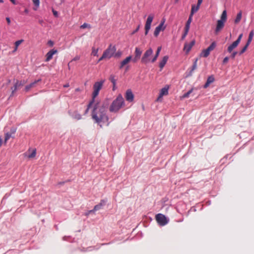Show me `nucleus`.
Instances as JSON below:
<instances>
[{"label": "nucleus", "mask_w": 254, "mask_h": 254, "mask_svg": "<svg viewBox=\"0 0 254 254\" xmlns=\"http://www.w3.org/2000/svg\"><path fill=\"white\" fill-rule=\"evenodd\" d=\"M52 12L53 13L55 17H58L59 16V14H58V11H57L56 10H55L54 9H53Z\"/></svg>", "instance_id": "obj_43"}, {"label": "nucleus", "mask_w": 254, "mask_h": 254, "mask_svg": "<svg viewBox=\"0 0 254 254\" xmlns=\"http://www.w3.org/2000/svg\"><path fill=\"white\" fill-rule=\"evenodd\" d=\"M242 37H243V34H240L239 36H238V39L235 41L237 42V43L239 44L241 42Z\"/></svg>", "instance_id": "obj_40"}, {"label": "nucleus", "mask_w": 254, "mask_h": 254, "mask_svg": "<svg viewBox=\"0 0 254 254\" xmlns=\"http://www.w3.org/2000/svg\"><path fill=\"white\" fill-rule=\"evenodd\" d=\"M179 0H175V2H178L179 1Z\"/></svg>", "instance_id": "obj_59"}, {"label": "nucleus", "mask_w": 254, "mask_h": 254, "mask_svg": "<svg viewBox=\"0 0 254 254\" xmlns=\"http://www.w3.org/2000/svg\"><path fill=\"white\" fill-rule=\"evenodd\" d=\"M203 0H197V5L198 6V7H200V5L202 2Z\"/></svg>", "instance_id": "obj_49"}, {"label": "nucleus", "mask_w": 254, "mask_h": 254, "mask_svg": "<svg viewBox=\"0 0 254 254\" xmlns=\"http://www.w3.org/2000/svg\"><path fill=\"white\" fill-rule=\"evenodd\" d=\"M216 46V43L215 42H212L206 49L203 50L201 52L200 56L204 58L207 57L209 55L210 52L213 50L215 48Z\"/></svg>", "instance_id": "obj_9"}, {"label": "nucleus", "mask_w": 254, "mask_h": 254, "mask_svg": "<svg viewBox=\"0 0 254 254\" xmlns=\"http://www.w3.org/2000/svg\"><path fill=\"white\" fill-rule=\"evenodd\" d=\"M41 81V79H38L37 80H35V81H34L33 82L30 83V84L28 85H26L25 86V90L26 92L28 91L30 88L33 87L35 86V84Z\"/></svg>", "instance_id": "obj_24"}, {"label": "nucleus", "mask_w": 254, "mask_h": 254, "mask_svg": "<svg viewBox=\"0 0 254 254\" xmlns=\"http://www.w3.org/2000/svg\"><path fill=\"white\" fill-rule=\"evenodd\" d=\"M11 137V134L8 132H7L5 134L4 143H6L7 141Z\"/></svg>", "instance_id": "obj_36"}, {"label": "nucleus", "mask_w": 254, "mask_h": 254, "mask_svg": "<svg viewBox=\"0 0 254 254\" xmlns=\"http://www.w3.org/2000/svg\"><path fill=\"white\" fill-rule=\"evenodd\" d=\"M75 91H79V88H76V89H75Z\"/></svg>", "instance_id": "obj_57"}, {"label": "nucleus", "mask_w": 254, "mask_h": 254, "mask_svg": "<svg viewBox=\"0 0 254 254\" xmlns=\"http://www.w3.org/2000/svg\"><path fill=\"white\" fill-rule=\"evenodd\" d=\"M109 80L113 84V85H114V86H116V80L115 78V76L113 75H111L110 76Z\"/></svg>", "instance_id": "obj_32"}, {"label": "nucleus", "mask_w": 254, "mask_h": 254, "mask_svg": "<svg viewBox=\"0 0 254 254\" xmlns=\"http://www.w3.org/2000/svg\"><path fill=\"white\" fill-rule=\"evenodd\" d=\"M58 53V50L55 49L51 50L46 55V62L50 61L54 55Z\"/></svg>", "instance_id": "obj_11"}, {"label": "nucleus", "mask_w": 254, "mask_h": 254, "mask_svg": "<svg viewBox=\"0 0 254 254\" xmlns=\"http://www.w3.org/2000/svg\"><path fill=\"white\" fill-rule=\"evenodd\" d=\"M161 50V47H158L157 51H156V54H155V55L154 56L153 58L151 60V62L152 63H154V62H155L156 61L158 57V56H159V55L160 54V52Z\"/></svg>", "instance_id": "obj_25"}, {"label": "nucleus", "mask_w": 254, "mask_h": 254, "mask_svg": "<svg viewBox=\"0 0 254 254\" xmlns=\"http://www.w3.org/2000/svg\"><path fill=\"white\" fill-rule=\"evenodd\" d=\"M192 17H190V16H189V19H188V20L186 22V25H185V30H190V25L192 21Z\"/></svg>", "instance_id": "obj_26"}, {"label": "nucleus", "mask_w": 254, "mask_h": 254, "mask_svg": "<svg viewBox=\"0 0 254 254\" xmlns=\"http://www.w3.org/2000/svg\"><path fill=\"white\" fill-rule=\"evenodd\" d=\"M114 88H115V86H114L113 90H114Z\"/></svg>", "instance_id": "obj_61"}, {"label": "nucleus", "mask_w": 254, "mask_h": 254, "mask_svg": "<svg viewBox=\"0 0 254 254\" xmlns=\"http://www.w3.org/2000/svg\"><path fill=\"white\" fill-rule=\"evenodd\" d=\"M152 54L153 50L151 48H149L146 50L141 58V63L146 64L149 62H151V60L150 59V57L152 55Z\"/></svg>", "instance_id": "obj_6"}, {"label": "nucleus", "mask_w": 254, "mask_h": 254, "mask_svg": "<svg viewBox=\"0 0 254 254\" xmlns=\"http://www.w3.org/2000/svg\"><path fill=\"white\" fill-rule=\"evenodd\" d=\"M104 59H107L105 57V56H104V55L103 54L102 56H101V57L98 60V62H100L102 60H103Z\"/></svg>", "instance_id": "obj_46"}, {"label": "nucleus", "mask_w": 254, "mask_h": 254, "mask_svg": "<svg viewBox=\"0 0 254 254\" xmlns=\"http://www.w3.org/2000/svg\"><path fill=\"white\" fill-rule=\"evenodd\" d=\"M249 46V44L246 43V45L243 47V48L242 49V50L239 53V55H241L243 54L245 51L247 50L248 46Z\"/></svg>", "instance_id": "obj_35"}, {"label": "nucleus", "mask_w": 254, "mask_h": 254, "mask_svg": "<svg viewBox=\"0 0 254 254\" xmlns=\"http://www.w3.org/2000/svg\"><path fill=\"white\" fill-rule=\"evenodd\" d=\"M169 86H165L161 89L159 96L157 100H159L160 98H162L164 95H167L168 94Z\"/></svg>", "instance_id": "obj_18"}, {"label": "nucleus", "mask_w": 254, "mask_h": 254, "mask_svg": "<svg viewBox=\"0 0 254 254\" xmlns=\"http://www.w3.org/2000/svg\"><path fill=\"white\" fill-rule=\"evenodd\" d=\"M24 83V82H22V81H16L15 83L14 84V86L11 88V90H12L11 95H13L14 94V92L17 90V89L19 87L23 86Z\"/></svg>", "instance_id": "obj_16"}, {"label": "nucleus", "mask_w": 254, "mask_h": 254, "mask_svg": "<svg viewBox=\"0 0 254 254\" xmlns=\"http://www.w3.org/2000/svg\"><path fill=\"white\" fill-rule=\"evenodd\" d=\"M3 2V0H0V3H2Z\"/></svg>", "instance_id": "obj_58"}, {"label": "nucleus", "mask_w": 254, "mask_h": 254, "mask_svg": "<svg viewBox=\"0 0 254 254\" xmlns=\"http://www.w3.org/2000/svg\"><path fill=\"white\" fill-rule=\"evenodd\" d=\"M239 44L237 42L234 41L232 44H231L227 48V51L229 53H231L233 49L236 48Z\"/></svg>", "instance_id": "obj_22"}, {"label": "nucleus", "mask_w": 254, "mask_h": 254, "mask_svg": "<svg viewBox=\"0 0 254 254\" xmlns=\"http://www.w3.org/2000/svg\"><path fill=\"white\" fill-rule=\"evenodd\" d=\"M2 139L1 137L0 136V147L2 145Z\"/></svg>", "instance_id": "obj_52"}, {"label": "nucleus", "mask_w": 254, "mask_h": 254, "mask_svg": "<svg viewBox=\"0 0 254 254\" xmlns=\"http://www.w3.org/2000/svg\"><path fill=\"white\" fill-rule=\"evenodd\" d=\"M193 89H191V90L188 91L187 93H185L181 97V99H184L186 98H188L189 97L190 94L192 92Z\"/></svg>", "instance_id": "obj_30"}, {"label": "nucleus", "mask_w": 254, "mask_h": 254, "mask_svg": "<svg viewBox=\"0 0 254 254\" xmlns=\"http://www.w3.org/2000/svg\"><path fill=\"white\" fill-rule=\"evenodd\" d=\"M105 80H102L100 81L96 82L93 85V92L92 93V98L91 101L88 105L87 108L85 111L87 113L89 108L94 104L95 98L98 95L100 90L102 88Z\"/></svg>", "instance_id": "obj_2"}, {"label": "nucleus", "mask_w": 254, "mask_h": 254, "mask_svg": "<svg viewBox=\"0 0 254 254\" xmlns=\"http://www.w3.org/2000/svg\"><path fill=\"white\" fill-rule=\"evenodd\" d=\"M135 57L132 59V61L134 63L136 62L140 58L142 54V51L138 47H136L134 52Z\"/></svg>", "instance_id": "obj_13"}, {"label": "nucleus", "mask_w": 254, "mask_h": 254, "mask_svg": "<svg viewBox=\"0 0 254 254\" xmlns=\"http://www.w3.org/2000/svg\"><path fill=\"white\" fill-rule=\"evenodd\" d=\"M68 69H70L69 64H68Z\"/></svg>", "instance_id": "obj_60"}, {"label": "nucleus", "mask_w": 254, "mask_h": 254, "mask_svg": "<svg viewBox=\"0 0 254 254\" xmlns=\"http://www.w3.org/2000/svg\"><path fill=\"white\" fill-rule=\"evenodd\" d=\"M126 100L129 102H132L134 99V95L131 90L128 89L126 93Z\"/></svg>", "instance_id": "obj_14"}, {"label": "nucleus", "mask_w": 254, "mask_h": 254, "mask_svg": "<svg viewBox=\"0 0 254 254\" xmlns=\"http://www.w3.org/2000/svg\"><path fill=\"white\" fill-rule=\"evenodd\" d=\"M17 48H18V47H16L15 46V48H14V50H13V52H15V51H16L17 50Z\"/></svg>", "instance_id": "obj_55"}, {"label": "nucleus", "mask_w": 254, "mask_h": 254, "mask_svg": "<svg viewBox=\"0 0 254 254\" xmlns=\"http://www.w3.org/2000/svg\"><path fill=\"white\" fill-rule=\"evenodd\" d=\"M227 11L226 10H224L221 14L220 19L218 20L217 21V24L215 30V33L217 34L223 28L225 25V23L227 20Z\"/></svg>", "instance_id": "obj_4"}, {"label": "nucleus", "mask_w": 254, "mask_h": 254, "mask_svg": "<svg viewBox=\"0 0 254 254\" xmlns=\"http://www.w3.org/2000/svg\"><path fill=\"white\" fill-rule=\"evenodd\" d=\"M214 81V77L213 75H211V76H209L208 78H207V81L206 82V83H205V84L204 85V86L203 87L204 88H206L207 87H208L210 84L213 83Z\"/></svg>", "instance_id": "obj_20"}, {"label": "nucleus", "mask_w": 254, "mask_h": 254, "mask_svg": "<svg viewBox=\"0 0 254 254\" xmlns=\"http://www.w3.org/2000/svg\"><path fill=\"white\" fill-rule=\"evenodd\" d=\"M195 40H192L190 43H186L184 45V50L186 52L187 54L190 51L192 47L195 44Z\"/></svg>", "instance_id": "obj_12"}, {"label": "nucleus", "mask_w": 254, "mask_h": 254, "mask_svg": "<svg viewBox=\"0 0 254 254\" xmlns=\"http://www.w3.org/2000/svg\"><path fill=\"white\" fill-rule=\"evenodd\" d=\"M98 49H96L94 47H93L92 49V53L91 54L94 56H98Z\"/></svg>", "instance_id": "obj_31"}, {"label": "nucleus", "mask_w": 254, "mask_h": 254, "mask_svg": "<svg viewBox=\"0 0 254 254\" xmlns=\"http://www.w3.org/2000/svg\"><path fill=\"white\" fill-rule=\"evenodd\" d=\"M69 84H68V83H67V84H66L64 85V87L65 88V87H69Z\"/></svg>", "instance_id": "obj_54"}, {"label": "nucleus", "mask_w": 254, "mask_h": 254, "mask_svg": "<svg viewBox=\"0 0 254 254\" xmlns=\"http://www.w3.org/2000/svg\"><path fill=\"white\" fill-rule=\"evenodd\" d=\"M23 40H20L16 41L14 43L15 46L18 47L20 45V44L23 42Z\"/></svg>", "instance_id": "obj_39"}, {"label": "nucleus", "mask_w": 254, "mask_h": 254, "mask_svg": "<svg viewBox=\"0 0 254 254\" xmlns=\"http://www.w3.org/2000/svg\"><path fill=\"white\" fill-rule=\"evenodd\" d=\"M32 1L35 6L36 7V8H34V9L36 10L37 8L39 6L40 1L39 0H32Z\"/></svg>", "instance_id": "obj_34"}, {"label": "nucleus", "mask_w": 254, "mask_h": 254, "mask_svg": "<svg viewBox=\"0 0 254 254\" xmlns=\"http://www.w3.org/2000/svg\"><path fill=\"white\" fill-rule=\"evenodd\" d=\"M242 12L241 11H240L237 15V16H236V18L235 20V23H238L240 20H241V18H242Z\"/></svg>", "instance_id": "obj_28"}, {"label": "nucleus", "mask_w": 254, "mask_h": 254, "mask_svg": "<svg viewBox=\"0 0 254 254\" xmlns=\"http://www.w3.org/2000/svg\"><path fill=\"white\" fill-rule=\"evenodd\" d=\"M72 117L77 120H79L81 119V115L77 112H74L72 115Z\"/></svg>", "instance_id": "obj_27"}, {"label": "nucleus", "mask_w": 254, "mask_h": 254, "mask_svg": "<svg viewBox=\"0 0 254 254\" xmlns=\"http://www.w3.org/2000/svg\"><path fill=\"white\" fill-rule=\"evenodd\" d=\"M199 9V7L197 5H195L194 4H192L191 5V8L190 11V17H192L194 13L196 12L198 9Z\"/></svg>", "instance_id": "obj_23"}, {"label": "nucleus", "mask_w": 254, "mask_h": 254, "mask_svg": "<svg viewBox=\"0 0 254 254\" xmlns=\"http://www.w3.org/2000/svg\"><path fill=\"white\" fill-rule=\"evenodd\" d=\"M165 22V19H163L161 20L159 25L156 27V28L154 30V35L155 37H157L159 35L160 32L161 31H164L165 29L166 26H164Z\"/></svg>", "instance_id": "obj_10"}, {"label": "nucleus", "mask_w": 254, "mask_h": 254, "mask_svg": "<svg viewBox=\"0 0 254 254\" xmlns=\"http://www.w3.org/2000/svg\"><path fill=\"white\" fill-rule=\"evenodd\" d=\"M168 57L167 56H164L161 61L159 63V67L160 68V69L161 70L166 64L168 60Z\"/></svg>", "instance_id": "obj_21"}, {"label": "nucleus", "mask_w": 254, "mask_h": 254, "mask_svg": "<svg viewBox=\"0 0 254 254\" xmlns=\"http://www.w3.org/2000/svg\"><path fill=\"white\" fill-rule=\"evenodd\" d=\"M154 15L153 14H150L148 15L145 24V35H147L151 28V23L153 20Z\"/></svg>", "instance_id": "obj_8"}, {"label": "nucleus", "mask_w": 254, "mask_h": 254, "mask_svg": "<svg viewBox=\"0 0 254 254\" xmlns=\"http://www.w3.org/2000/svg\"><path fill=\"white\" fill-rule=\"evenodd\" d=\"M10 1L14 4H16L15 0H10Z\"/></svg>", "instance_id": "obj_53"}, {"label": "nucleus", "mask_w": 254, "mask_h": 254, "mask_svg": "<svg viewBox=\"0 0 254 254\" xmlns=\"http://www.w3.org/2000/svg\"><path fill=\"white\" fill-rule=\"evenodd\" d=\"M36 155V149H29L27 151V152L25 154V155L27 156L28 158H33L35 157Z\"/></svg>", "instance_id": "obj_15"}, {"label": "nucleus", "mask_w": 254, "mask_h": 254, "mask_svg": "<svg viewBox=\"0 0 254 254\" xmlns=\"http://www.w3.org/2000/svg\"><path fill=\"white\" fill-rule=\"evenodd\" d=\"M155 218L157 223L160 226H164L169 222V219L161 213L157 214L155 216Z\"/></svg>", "instance_id": "obj_7"}, {"label": "nucleus", "mask_w": 254, "mask_h": 254, "mask_svg": "<svg viewBox=\"0 0 254 254\" xmlns=\"http://www.w3.org/2000/svg\"><path fill=\"white\" fill-rule=\"evenodd\" d=\"M139 29V26H138V27L136 28V29H135V30L132 32V34H133L135 33H136L137 31H138Z\"/></svg>", "instance_id": "obj_51"}, {"label": "nucleus", "mask_w": 254, "mask_h": 254, "mask_svg": "<svg viewBox=\"0 0 254 254\" xmlns=\"http://www.w3.org/2000/svg\"><path fill=\"white\" fill-rule=\"evenodd\" d=\"M28 12V9H25V12L27 13Z\"/></svg>", "instance_id": "obj_56"}, {"label": "nucleus", "mask_w": 254, "mask_h": 254, "mask_svg": "<svg viewBox=\"0 0 254 254\" xmlns=\"http://www.w3.org/2000/svg\"><path fill=\"white\" fill-rule=\"evenodd\" d=\"M131 56H129L127 57L125 60H124L120 64L119 68L120 69H122L125 65L127 64L131 60Z\"/></svg>", "instance_id": "obj_19"}, {"label": "nucleus", "mask_w": 254, "mask_h": 254, "mask_svg": "<svg viewBox=\"0 0 254 254\" xmlns=\"http://www.w3.org/2000/svg\"><path fill=\"white\" fill-rule=\"evenodd\" d=\"M91 28L90 25L88 23H84L80 26V28L84 29V28Z\"/></svg>", "instance_id": "obj_37"}, {"label": "nucleus", "mask_w": 254, "mask_h": 254, "mask_svg": "<svg viewBox=\"0 0 254 254\" xmlns=\"http://www.w3.org/2000/svg\"><path fill=\"white\" fill-rule=\"evenodd\" d=\"M197 60L196 59L194 61V63L193 64V65H192V67H191V69L190 70V72H193V71L196 68V67H197Z\"/></svg>", "instance_id": "obj_33"}, {"label": "nucleus", "mask_w": 254, "mask_h": 254, "mask_svg": "<svg viewBox=\"0 0 254 254\" xmlns=\"http://www.w3.org/2000/svg\"><path fill=\"white\" fill-rule=\"evenodd\" d=\"M48 45H49V46H50V47H53V45H54V42H53L52 41H51V40H49V41L48 42Z\"/></svg>", "instance_id": "obj_44"}, {"label": "nucleus", "mask_w": 254, "mask_h": 254, "mask_svg": "<svg viewBox=\"0 0 254 254\" xmlns=\"http://www.w3.org/2000/svg\"><path fill=\"white\" fill-rule=\"evenodd\" d=\"M107 107L104 104L97 102L94 104L92 111V119L95 123L99 125L101 127L104 123H107V126H109V117L107 115Z\"/></svg>", "instance_id": "obj_1"}, {"label": "nucleus", "mask_w": 254, "mask_h": 254, "mask_svg": "<svg viewBox=\"0 0 254 254\" xmlns=\"http://www.w3.org/2000/svg\"><path fill=\"white\" fill-rule=\"evenodd\" d=\"M106 201L104 199L101 200L100 203L96 205L94 208L92 209L93 211H96L102 208V207L105 205Z\"/></svg>", "instance_id": "obj_17"}, {"label": "nucleus", "mask_w": 254, "mask_h": 254, "mask_svg": "<svg viewBox=\"0 0 254 254\" xmlns=\"http://www.w3.org/2000/svg\"><path fill=\"white\" fill-rule=\"evenodd\" d=\"M95 211H92V210H89L86 213H85V215L86 216H88L89 215V214H90L91 213H94Z\"/></svg>", "instance_id": "obj_47"}, {"label": "nucleus", "mask_w": 254, "mask_h": 254, "mask_svg": "<svg viewBox=\"0 0 254 254\" xmlns=\"http://www.w3.org/2000/svg\"><path fill=\"white\" fill-rule=\"evenodd\" d=\"M121 55H122V52L118 51L117 53H115L114 56H115V57H121Z\"/></svg>", "instance_id": "obj_41"}, {"label": "nucleus", "mask_w": 254, "mask_h": 254, "mask_svg": "<svg viewBox=\"0 0 254 254\" xmlns=\"http://www.w3.org/2000/svg\"><path fill=\"white\" fill-rule=\"evenodd\" d=\"M229 61V58L226 57H225L223 61V64H226Z\"/></svg>", "instance_id": "obj_45"}, {"label": "nucleus", "mask_w": 254, "mask_h": 254, "mask_svg": "<svg viewBox=\"0 0 254 254\" xmlns=\"http://www.w3.org/2000/svg\"><path fill=\"white\" fill-rule=\"evenodd\" d=\"M79 59H80V57L78 56H76L71 61H78Z\"/></svg>", "instance_id": "obj_48"}, {"label": "nucleus", "mask_w": 254, "mask_h": 254, "mask_svg": "<svg viewBox=\"0 0 254 254\" xmlns=\"http://www.w3.org/2000/svg\"><path fill=\"white\" fill-rule=\"evenodd\" d=\"M189 31V30H185V29L184 33V34L182 35V37H181V39H182V40H184L185 39L186 37L187 36V35H188V34Z\"/></svg>", "instance_id": "obj_38"}, {"label": "nucleus", "mask_w": 254, "mask_h": 254, "mask_svg": "<svg viewBox=\"0 0 254 254\" xmlns=\"http://www.w3.org/2000/svg\"><path fill=\"white\" fill-rule=\"evenodd\" d=\"M116 51V47L115 46L110 45L108 48L103 52V54L107 59H110L114 56Z\"/></svg>", "instance_id": "obj_5"}, {"label": "nucleus", "mask_w": 254, "mask_h": 254, "mask_svg": "<svg viewBox=\"0 0 254 254\" xmlns=\"http://www.w3.org/2000/svg\"><path fill=\"white\" fill-rule=\"evenodd\" d=\"M125 105V100L121 94H119L111 104L109 111L116 113Z\"/></svg>", "instance_id": "obj_3"}, {"label": "nucleus", "mask_w": 254, "mask_h": 254, "mask_svg": "<svg viewBox=\"0 0 254 254\" xmlns=\"http://www.w3.org/2000/svg\"><path fill=\"white\" fill-rule=\"evenodd\" d=\"M237 54H238V53L237 52H236V51L233 52L231 55V58L232 59H234L235 58V57Z\"/></svg>", "instance_id": "obj_42"}, {"label": "nucleus", "mask_w": 254, "mask_h": 254, "mask_svg": "<svg viewBox=\"0 0 254 254\" xmlns=\"http://www.w3.org/2000/svg\"><path fill=\"white\" fill-rule=\"evenodd\" d=\"M6 20L8 24H10L11 21H10V19L9 17H6Z\"/></svg>", "instance_id": "obj_50"}, {"label": "nucleus", "mask_w": 254, "mask_h": 254, "mask_svg": "<svg viewBox=\"0 0 254 254\" xmlns=\"http://www.w3.org/2000/svg\"><path fill=\"white\" fill-rule=\"evenodd\" d=\"M254 31L253 30L251 31L249 34V38H248V41H247V43L248 44H250V43H251L252 40H253V37H254Z\"/></svg>", "instance_id": "obj_29"}]
</instances>
